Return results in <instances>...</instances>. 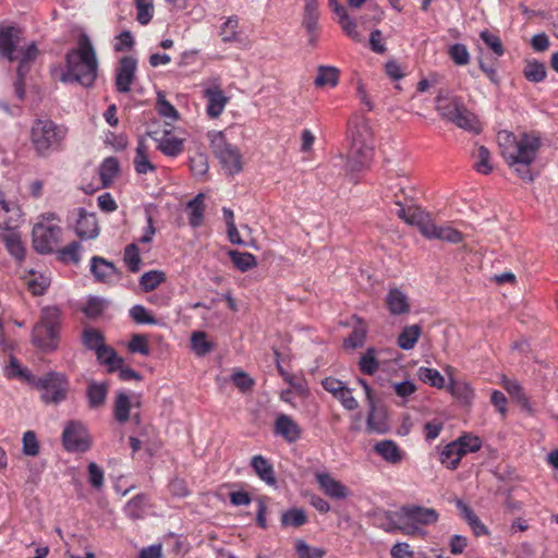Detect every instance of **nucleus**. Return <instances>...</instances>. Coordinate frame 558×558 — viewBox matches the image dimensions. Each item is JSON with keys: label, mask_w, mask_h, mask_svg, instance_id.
<instances>
[{"label": "nucleus", "mask_w": 558, "mask_h": 558, "mask_svg": "<svg viewBox=\"0 0 558 558\" xmlns=\"http://www.w3.org/2000/svg\"><path fill=\"white\" fill-rule=\"evenodd\" d=\"M81 244L78 242H71L65 245L61 250L58 251V257L60 260L69 263L72 262L77 264L81 259L80 257Z\"/></svg>", "instance_id": "nucleus-62"}, {"label": "nucleus", "mask_w": 558, "mask_h": 558, "mask_svg": "<svg viewBox=\"0 0 558 558\" xmlns=\"http://www.w3.org/2000/svg\"><path fill=\"white\" fill-rule=\"evenodd\" d=\"M546 73L545 64L537 60L527 61L523 70L524 77L533 83L544 81Z\"/></svg>", "instance_id": "nucleus-48"}, {"label": "nucleus", "mask_w": 558, "mask_h": 558, "mask_svg": "<svg viewBox=\"0 0 558 558\" xmlns=\"http://www.w3.org/2000/svg\"><path fill=\"white\" fill-rule=\"evenodd\" d=\"M61 220L53 213H46L38 217L34 225L33 247L40 254H50L59 246L62 241L63 229L60 226Z\"/></svg>", "instance_id": "nucleus-7"}, {"label": "nucleus", "mask_w": 558, "mask_h": 558, "mask_svg": "<svg viewBox=\"0 0 558 558\" xmlns=\"http://www.w3.org/2000/svg\"><path fill=\"white\" fill-rule=\"evenodd\" d=\"M68 135V128L50 119H37L31 128V143L38 156L58 150Z\"/></svg>", "instance_id": "nucleus-4"}, {"label": "nucleus", "mask_w": 558, "mask_h": 558, "mask_svg": "<svg viewBox=\"0 0 558 558\" xmlns=\"http://www.w3.org/2000/svg\"><path fill=\"white\" fill-rule=\"evenodd\" d=\"M457 507L460 509L464 520L468 522L470 527L472 529L473 533L476 536L487 535L488 530L487 527L482 523V521L478 519V517L474 513V511L465 505L463 501L458 500Z\"/></svg>", "instance_id": "nucleus-34"}, {"label": "nucleus", "mask_w": 558, "mask_h": 558, "mask_svg": "<svg viewBox=\"0 0 558 558\" xmlns=\"http://www.w3.org/2000/svg\"><path fill=\"white\" fill-rule=\"evenodd\" d=\"M130 316L136 324H157V319L143 305H134L131 307Z\"/></svg>", "instance_id": "nucleus-64"}, {"label": "nucleus", "mask_w": 558, "mask_h": 558, "mask_svg": "<svg viewBox=\"0 0 558 558\" xmlns=\"http://www.w3.org/2000/svg\"><path fill=\"white\" fill-rule=\"evenodd\" d=\"M422 329L418 325L407 326L398 337V345L403 350H411L415 347Z\"/></svg>", "instance_id": "nucleus-41"}, {"label": "nucleus", "mask_w": 558, "mask_h": 558, "mask_svg": "<svg viewBox=\"0 0 558 558\" xmlns=\"http://www.w3.org/2000/svg\"><path fill=\"white\" fill-rule=\"evenodd\" d=\"M497 143L506 162L510 167L520 166L515 168V172L521 179L532 181L529 167L534 162L541 147L539 135L531 132L515 136L512 132L500 131L497 134Z\"/></svg>", "instance_id": "nucleus-1"}, {"label": "nucleus", "mask_w": 558, "mask_h": 558, "mask_svg": "<svg viewBox=\"0 0 558 558\" xmlns=\"http://www.w3.org/2000/svg\"><path fill=\"white\" fill-rule=\"evenodd\" d=\"M318 20L319 11L317 2H306L304 7L302 26L306 31V34L308 36V44L312 47H315L317 45L319 38Z\"/></svg>", "instance_id": "nucleus-20"}, {"label": "nucleus", "mask_w": 558, "mask_h": 558, "mask_svg": "<svg viewBox=\"0 0 558 558\" xmlns=\"http://www.w3.org/2000/svg\"><path fill=\"white\" fill-rule=\"evenodd\" d=\"M150 507L149 497L146 494H137L124 506L123 511L131 520L143 519Z\"/></svg>", "instance_id": "nucleus-25"}, {"label": "nucleus", "mask_w": 558, "mask_h": 558, "mask_svg": "<svg viewBox=\"0 0 558 558\" xmlns=\"http://www.w3.org/2000/svg\"><path fill=\"white\" fill-rule=\"evenodd\" d=\"M120 172V162L116 157L106 158L99 167V175L104 186L113 182Z\"/></svg>", "instance_id": "nucleus-39"}, {"label": "nucleus", "mask_w": 558, "mask_h": 558, "mask_svg": "<svg viewBox=\"0 0 558 558\" xmlns=\"http://www.w3.org/2000/svg\"><path fill=\"white\" fill-rule=\"evenodd\" d=\"M359 366L362 373L366 375H373L378 369V362L375 356V350L369 348L366 352L361 356Z\"/></svg>", "instance_id": "nucleus-61"}, {"label": "nucleus", "mask_w": 558, "mask_h": 558, "mask_svg": "<svg viewBox=\"0 0 558 558\" xmlns=\"http://www.w3.org/2000/svg\"><path fill=\"white\" fill-rule=\"evenodd\" d=\"M453 123L458 128L473 133H480L482 130V125L477 117L472 113L465 106L462 108Z\"/></svg>", "instance_id": "nucleus-38"}, {"label": "nucleus", "mask_w": 558, "mask_h": 558, "mask_svg": "<svg viewBox=\"0 0 558 558\" xmlns=\"http://www.w3.org/2000/svg\"><path fill=\"white\" fill-rule=\"evenodd\" d=\"M422 235L428 240H440L448 243H460L463 240L462 233L450 226H438L429 217L427 223L423 226Z\"/></svg>", "instance_id": "nucleus-16"}, {"label": "nucleus", "mask_w": 558, "mask_h": 558, "mask_svg": "<svg viewBox=\"0 0 558 558\" xmlns=\"http://www.w3.org/2000/svg\"><path fill=\"white\" fill-rule=\"evenodd\" d=\"M275 430L289 442L296 441L301 436L299 425L287 414H279L277 416Z\"/></svg>", "instance_id": "nucleus-24"}, {"label": "nucleus", "mask_w": 558, "mask_h": 558, "mask_svg": "<svg viewBox=\"0 0 558 558\" xmlns=\"http://www.w3.org/2000/svg\"><path fill=\"white\" fill-rule=\"evenodd\" d=\"M124 263L132 272H137L141 268L142 258L140 256L138 247L135 243L129 244L124 248Z\"/></svg>", "instance_id": "nucleus-57"}, {"label": "nucleus", "mask_w": 558, "mask_h": 558, "mask_svg": "<svg viewBox=\"0 0 558 558\" xmlns=\"http://www.w3.org/2000/svg\"><path fill=\"white\" fill-rule=\"evenodd\" d=\"M350 148L347 170L351 173L362 171L369 166L373 158L374 137L369 121L356 117L349 122Z\"/></svg>", "instance_id": "nucleus-3"}, {"label": "nucleus", "mask_w": 558, "mask_h": 558, "mask_svg": "<svg viewBox=\"0 0 558 558\" xmlns=\"http://www.w3.org/2000/svg\"><path fill=\"white\" fill-rule=\"evenodd\" d=\"M128 350L133 354L138 353L148 356L150 354L148 337L143 333L133 335L128 343Z\"/></svg>", "instance_id": "nucleus-55"}, {"label": "nucleus", "mask_w": 558, "mask_h": 558, "mask_svg": "<svg viewBox=\"0 0 558 558\" xmlns=\"http://www.w3.org/2000/svg\"><path fill=\"white\" fill-rule=\"evenodd\" d=\"M307 521V517L304 510L299 508H292L288 511L283 512L281 515V524L283 526H294L299 527L305 524Z\"/></svg>", "instance_id": "nucleus-54"}, {"label": "nucleus", "mask_w": 558, "mask_h": 558, "mask_svg": "<svg viewBox=\"0 0 558 558\" xmlns=\"http://www.w3.org/2000/svg\"><path fill=\"white\" fill-rule=\"evenodd\" d=\"M239 21L235 16L229 17L221 26L220 36L223 43H233L239 40L238 33Z\"/></svg>", "instance_id": "nucleus-59"}, {"label": "nucleus", "mask_w": 558, "mask_h": 558, "mask_svg": "<svg viewBox=\"0 0 558 558\" xmlns=\"http://www.w3.org/2000/svg\"><path fill=\"white\" fill-rule=\"evenodd\" d=\"M210 148L226 173L234 175L243 170V156L236 145L228 141L222 131L208 133Z\"/></svg>", "instance_id": "nucleus-8"}, {"label": "nucleus", "mask_w": 558, "mask_h": 558, "mask_svg": "<svg viewBox=\"0 0 558 558\" xmlns=\"http://www.w3.org/2000/svg\"><path fill=\"white\" fill-rule=\"evenodd\" d=\"M4 373L8 378H20L28 385H32L36 377L27 368L22 367L14 356L10 357V363Z\"/></svg>", "instance_id": "nucleus-44"}, {"label": "nucleus", "mask_w": 558, "mask_h": 558, "mask_svg": "<svg viewBox=\"0 0 558 558\" xmlns=\"http://www.w3.org/2000/svg\"><path fill=\"white\" fill-rule=\"evenodd\" d=\"M32 278L27 280V287L32 294L43 295L50 286V278L44 274H36L31 270Z\"/></svg>", "instance_id": "nucleus-50"}, {"label": "nucleus", "mask_w": 558, "mask_h": 558, "mask_svg": "<svg viewBox=\"0 0 558 558\" xmlns=\"http://www.w3.org/2000/svg\"><path fill=\"white\" fill-rule=\"evenodd\" d=\"M137 69V61L135 58L125 56L123 57L119 65L116 69L114 85L119 93L125 94L131 89V85L135 78V72Z\"/></svg>", "instance_id": "nucleus-14"}, {"label": "nucleus", "mask_w": 558, "mask_h": 558, "mask_svg": "<svg viewBox=\"0 0 558 558\" xmlns=\"http://www.w3.org/2000/svg\"><path fill=\"white\" fill-rule=\"evenodd\" d=\"M365 3L366 2H348V5L344 7L341 2H330L331 10L337 15L338 23L341 25L343 32L356 43L362 41L364 36L357 31L354 20L357 19V12ZM367 3L368 5L366 9L372 12V14L366 13L359 16V20L362 23H366L372 20H379L381 16V13L378 12V8L375 3Z\"/></svg>", "instance_id": "nucleus-6"}, {"label": "nucleus", "mask_w": 558, "mask_h": 558, "mask_svg": "<svg viewBox=\"0 0 558 558\" xmlns=\"http://www.w3.org/2000/svg\"><path fill=\"white\" fill-rule=\"evenodd\" d=\"M315 478L320 490L331 499L342 500L350 495L349 488L327 472L315 473Z\"/></svg>", "instance_id": "nucleus-17"}, {"label": "nucleus", "mask_w": 558, "mask_h": 558, "mask_svg": "<svg viewBox=\"0 0 558 558\" xmlns=\"http://www.w3.org/2000/svg\"><path fill=\"white\" fill-rule=\"evenodd\" d=\"M340 71L330 65H320L317 70V76L314 81L317 87H336L339 83Z\"/></svg>", "instance_id": "nucleus-33"}, {"label": "nucleus", "mask_w": 558, "mask_h": 558, "mask_svg": "<svg viewBox=\"0 0 558 558\" xmlns=\"http://www.w3.org/2000/svg\"><path fill=\"white\" fill-rule=\"evenodd\" d=\"M132 401L125 391H118L113 403V417L120 423L124 424L131 416Z\"/></svg>", "instance_id": "nucleus-30"}, {"label": "nucleus", "mask_w": 558, "mask_h": 558, "mask_svg": "<svg viewBox=\"0 0 558 558\" xmlns=\"http://www.w3.org/2000/svg\"><path fill=\"white\" fill-rule=\"evenodd\" d=\"M463 453L456 441L446 445L440 452V462L450 470H456L462 459Z\"/></svg>", "instance_id": "nucleus-37"}, {"label": "nucleus", "mask_w": 558, "mask_h": 558, "mask_svg": "<svg viewBox=\"0 0 558 558\" xmlns=\"http://www.w3.org/2000/svg\"><path fill=\"white\" fill-rule=\"evenodd\" d=\"M366 425L369 432H375L377 434H383L387 430V424L375 409L374 400H371Z\"/></svg>", "instance_id": "nucleus-52"}, {"label": "nucleus", "mask_w": 558, "mask_h": 558, "mask_svg": "<svg viewBox=\"0 0 558 558\" xmlns=\"http://www.w3.org/2000/svg\"><path fill=\"white\" fill-rule=\"evenodd\" d=\"M108 386L105 383H90L86 389V397L92 409L101 407L107 398Z\"/></svg>", "instance_id": "nucleus-35"}, {"label": "nucleus", "mask_w": 558, "mask_h": 558, "mask_svg": "<svg viewBox=\"0 0 558 558\" xmlns=\"http://www.w3.org/2000/svg\"><path fill=\"white\" fill-rule=\"evenodd\" d=\"M4 242L9 253L14 258H16L17 260L24 259L26 250L23 245V242L16 233L10 232L9 234H7L4 238Z\"/></svg>", "instance_id": "nucleus-53"}, {"label": "nucleus", "mask_w": 558, "mask_h": 558, "mask_svg": "<svg viewBox=\"0 0 558 558\" xmlns=\"http://www.w3.org/2000/svg\"><path fill=\"white\" fill-rule=\"evenodd\" d=\"M438 513L433 508L421 506H403L390 517L393 530L405 535H417L422 533V526L437 522Z\"/></svg>", "instance_id": "nucleus-5"}, {"label": "nucleus", "mask_w": 558, "mask_h": 558, "mask_svg": "<svg viewBox=\"0 0 558 558\" xmlns=\"http://www.w3.org/2000/svg\"><path fill=\"white\" fill-rule=\"evenodd\" d=\"M62 444L66 451L86 452L92 446V437L85 424L70 421L62 432Z\"/></svg>", "instance_id": "nucleus-11"}, {"label": "nucleus", "mask_w": 558, "mask_h": 558, "mask_svg": "<svg viewBox=\"0 0 558 558\" xmlns=\"http://www.w3.org/2000/svg\"><path fill=\"white\" fill-rule=\"evenodd\" d=\"M21 36L22 31L19 27L0 24V56L10 62L15 60L20 62L23 54L22 51L28 46L20 45Z\"/></svg>", "instance_id": "nucleus-12"}, {"label": "nucleus", "mask_w": 558, "mask_h": 558, "mask_svg": "<svg viewBox=\"0 0 558 558\" xmlns=\"http://www.w3.org/2000/svg\"><path fill=\"white\" fill-rule=\"evenodd\" d=\"M229 257L236 269L245 272L257 265L256 257L248 252L230 251Z\"/></svg>", "instance_id": "nucleus-42"}, {"label": "nucleus", "mask_w": 558, "mask_h": 558, "mask_svg": "<svg viewBox=\"0 0 558 558\" xmlns=\"http://www.w3.org/2000/svg\"><path fill=\"white\" fill-rule=\"evenodd\" d=\"M365 336L366 325L363 322H359L350 336L344 340V347L348 349L361 348L364 344Z\"/></svg>", "instance_id": "nucleus-56"}, {"label": "nucleus", "mask_w": 558, "mask_h": 558, "mask_svg": "<svg viewBox=\"0 0 558 558\" xmlns=\"http://www.w3.org/2000/svg\"><path fill=\"white\" fill-rule=\"evenodd\" d=\"M251 466L256 475L267 485L274 486L277 483L275 471L271 463L263 456H254L251 460Z\"/></svg>", "instance_id": "nucleus-29"}, {"label": "nucleus", "mask_w": 558, "mask_h": 558, "mask_svg": "<svg viewBox=\"0 0 558 558\" xmlns=\"http://www.w3.org/2000/svg\"><path fill=\"white\" fill-rule=\"evenodd\" d=\"M184 142L174 136L170 131H165L163 135L157 140V148L166 156L177 157L183 151Z\"/></svg>", "instance_id": "nucleus-27"}, {"label": "nucleus", "mask_w": 558, "mask_h": 558, "mask_svg": "<svg viewBox=\"0 0 558 558\" xmlns=\"http://www.w3.org/2000/svg\"><path fill=\"white\" fill-rule=\"evenodd\" d=\"M82 342L86 349L96 354L105 345V338L99 330L87 327L82 332Z\"/></svg>", "instance_id": "nucleus-43"}, {"label": "nucleus", "mask_w": 558, "mask_h": 558, "mask_svg": "<svg viewBox=\"0 0 558 558\" xmlns=\"http://www.w3.org/2000/svg\"><path fill=\"white\" fill-rule=\"evenodd\" d=\"M98 76V59L96 50L87 36L83 33L77 39L75 48L65 54V71L63 82H76L85 87L94 84Z\"/></svg>", "instance_id": "nucleus-2"}, {"label": "nucleus", "mask_w": 558, "mask_h": 558, "mask_svg": "<svg viewBox=\"0 0 558 558\" xmlns=\"http://www.w3.org/2000/svg\"><path fill=\"white\" fill-rule=\"evenodd\" d=\"M189 210V223L193 228H198L204 220V195L197 194L186 204Z\"/></svg>", "instance_id": "nucleus-36"}, {"label": "nucleus", "mask_w": 558, "mask_h": 558, "mask_svg": "<svg viewBox=\"0 0 558 558\" xmlns=\"http://www.w3.org/2000/svg\"><path fill=\"white\" fill-rule=\"evenodd\" d=\"M396 205L398 209L396 215L410 226H416L422 233L423 226H425L429 219V215L416 206H404L401 202L397 201Z\"/></svg>", "instance_id": "nucleus-21"}, {"label": "nucleus", "mask_w": 558, "mask_h": 558, "mask_svg": "<svg viewBox=\"0 0 558 558\" xmlns=\"http://www.w3.org/2000/svg\"><path fill=\"white\" fill-rule=\"evenodd\" d=\"M22 52L23 54L16 69V81L14 82V92L20 100H23L25 97L24 81L29 72L31 63L37 58L39 51L36 44L32 41Z\"/></svg>", "instance_id": "nucleus-13"}, {"label": "nucleus", "mask_w": 558, "mask_h": 558, "mask_svg": "<svg viewBox=\"0 0 558 558\" xmlns=\"http://www.w3.org/2000/svg\"><path fill=\"white\" fill-rule=\"evenodd\" d=\"M374 452L390 464H398L403 460L404 452L390 439L377 441L374 445Z\"/></svg>", "instance_id": "nucleus-22"}, {"label": "nucleus", "mask_w": 558, "mask_h": 558, "mask_svg": "<svg viewBox=\"0 0 558 558\" xmlns=\"http://www.w3.org/2000/svg\"><path fill=\"white\" fill-rule=\"evenodd\" d=\"M454 441L459 445L463 456L470 452H476L482 447L481 439L477 436H473L471 434H464Z\"/></svg>", "instance_id": "nucleus-58"}, {"label": "nucleus", "mask_w": 558, "mask_h": 558, "mask_svg": "<svg viewBox=\"0 0 558 558\" xmlns=\"http://www.w3.org/2000/svg\"><path fill=\"white\" fill-rule=\"evenodd\" d=\"M90 272L96 281L102 283H112L120 278V274L116 266L100 256L92 257Z\"/></svg>", "instance_id": "nucleus-18"}, {"label": "nucleus", "mask_w": 558, "mask_h": 558, "mask_svg": "<svg viewBox=\"0 0 558 558\" xmlns=\"http://www.w3.org/2000/svg\"><path fill=\"white\" fill-rule=\"evenodd\" d=\"M448 390L463 404H470L474 398V390L465 381L451 380Z\"/></svg>", "instance_id": "nucleus-40"}, {"label": "nucleus", "mask_w": 558, "mask_h": 558, "mask_svg": "<svg viewBox=\"0 0 558 558\" xmlns=\"http://www.w3.org/2000/svg\"><path fill=\"white\" fill-rule=\"evenodd\" d=\"M191 348L198 356H204L214 349V344L207 340L204 331H194L191 336Z\"/></svg>", "instance_id": "nucleus-47"}, {"label": "nucleus", "mask_w": 558, "mask_h": 558, "mask_svg": "<svg viewBox=\"0 0 558 558\" xmlns=\"http://www.w3.org/2000/svg\"><path fill=\"white\" fill-rule=\"evenodd\" d=\"M134 169L138 174L155 171L156 167L149 160V149L144 141H138L135 157L133 160Z\"/></svg>", "instance_id": "nucleus-31"}, {"label": "nucleus", "mask_w": 558, "mask_h": 558, "mask_svg": "<svg viewBox=\"0 0 558 558\" xmlns=\"http://www.w3.org/2000/svg\"><path fill=\"white\" fill-rule=\"evenodd\" d=\"M60 324V310L46 306L41 310L40 319L33 330V342L40 349L54 350Z\"/></svg>", "instance_id": "nucleus-10"}, {"label": "nucleus", "mask_w": 558, "mask_h": 558, "mask_svg": "<svg viewBox=\"0 0 558 558\" xmlns=\"http://www.w3.org/2000/svg\"><path fill=\"white\" fill-rule=\"evenodd\" d=\"M23 448L22 451L27 457H36L39 453V441L35 432L27 430L23 434L22 437Z\"/></svg>", "instance_id": "nucleus-60"}, {"label": "nucleus", "mask_w": 558, "mask_h": 558, "mask_svg": "<svg viewBox=\"0 0 558 558\" xmlns=\"http://www.w3.org/2000/svg\"><path fill=\"white\" fill-rule=\"evenodd\" d=\"M448 54L457 65H466L470 62L469 50L463 44H453L450 46Z\"/></svg>", "instance_id": "nucleus-63"}, {"label": "nucleus", "mask_w": 558, "mask_h": 558, "mask_svg": "<svg viewBox=\"0 0 558 558\" xmlns=\"http://www.w3.org/2000/svg\"><path fill=\"white\" fill-rule=\"evenodd\" d=\"M33 387L40 391V399L46 404H59L68 399L70 380L60 372H49L41 377H35Z\"/></svg>", "instance_id": "nucleus-9"}, {"label": "nucleus", "mask_w": 558, "mask_h": 558, "mask_svg": "<svg viewBox=\"0 0 558 558\" xmlns=\"http://www.w3.org/2000/svg\"><path fill=\"white\" fill-rule=\"evenodd\" d=\"M463 107L464 104L458 97L437 98V111L439 112L442 119L450 121L452 123Z\"/></svg>", "instance_id": "nucleus-28"}, {"label": "nucleus", "mask_w": 558, "mask_h": 558, "mask_svg": "<svg viewBox=\"0 0 558 558\" xmlns=\"http://www.w3.org/2000/svg\"><path fill=\"white\" fill-rule=\"evenodd\" d=\"M75 233L82 240H93L99 234L98 221L95 214H89L85 209L77 210V220Z\"/></svg>", "instance_id": "nucleus-19"}, {"label": "nucleus", "mask_w": 558, "mask_h": 558, "mask_svg": "<svg viewBox=\"0 0 558 558\" xmlns=\"http://www.w3.org/2000/svg\"><path fill=\"white\" fill-rule=\"evenodd\" d=\"M386 304L392 315L407 314L411 308L408 295L396 287L389 289L386 296Z\"/></svg>", "instance_id": "nucleus-23"}, {"label": "nucleus", "mask_w": 558, "mask_h": 558, "mask_svg": "<svg viewBox=\"0 0 558 558\" xmlns=\"http://www.w3.org/2000/svg\"><path fill=\"white\" fill-rule=\"evenodd\" d=\"M21 210L14 204L7 201H0V228L12 231L20 222Z\"/></svg>", "instance_id": "nucleus-26"}, {"label": "nucleus", "mask_w": 558, "mask_h": 558, "mask_svg": "<svg viewBox=\"0 0 558 558\" xmlns=\"http://www.w3.org/2000/svg\"><path fill=\"white\" fill-rule=\"evenodd\" d=\"M417 377L421 381L432 387L442 388L445 386L444 376L435 368L422 366L417 369Z\"/></svg>", "instance_id": "nucleus-51"}, {"label": "nucleus", "mask_w": 558, "mask_h": 558, "mask_svg": "<svg viewBox=\"0 0 558 558\" xmlns=\"http://www.w3.org/2000/svg\"><path fill=\"white\" fill-rule=\"evenodd\" d=\"M203 95L207 100L206 111L210 118H218L225 110L229 98L225 95L220 87L218 78L203 90Z\"/></svg>", "instance_id": "nucleus-15"}, {"label": "nucleus", "mask_w": 558, "mask_h": 558, "mask_svg": "<svg viewBox=\"0 0 558 558\" xmlns=\"http://www.w3.org/2000/svg\"><path fill=\"white\" fill-rule=\"evenodd\" d=\"M165 281L166 274L162 270H149L141 276L140 286L145 292H150Z\"/></svg>", "instance_id": "nucleus-45"}, {"label": "nucleus", "mask_w": 558, "mask_h": 558, "mask_svg": "<svg viewBox=\"0 0 558 558\" xmlns=\"http://www.w3.org/2000/svg\"><path fill=\"white\" fill-rule=\"evenodd\" d=\"M156 110L160 117L174 122L179 119V112L167 99L163 93H157Z\"/></svg>", "instance_id": "nucleus-46"}, {"label": "nucleus", "mask_w": 558, "mask_h": 558, "mask_svg": "<svg viewBox=\"0 0 558 558\" xmlns=\"http://www.w3.org/2000/svg\"><path fill=\"white\" fill-rule=\"evenodd\" d=\"M474 168L478 173L488 174L493 171L490 163V153L485 146H480L473 154Z\"/></svg>", "instance_id": "nucleus-49"}, {"label": "nucleus", "mask_w": 558, "mask_h": 558, "mask_svg": "<svg viewBox=\"0 0 558 558\" xmlns=\"http://www.w3.org/2000/svg\"><path fill=\"white\" fill-rule=\"evenodd\" d=\"M96 357L101 365L107 367L109 373L116 372L124 363L117 351L106 344L96 353Z\"/></svg>", "instance_id": "nucleus-32"}]
</instances>
